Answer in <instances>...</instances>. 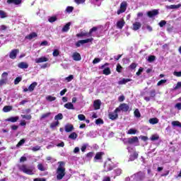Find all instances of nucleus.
<instances>
[{"instance_id":"obj_31","label":"nucleus","mask_w":181,"mask_h":181,"mask_svg":"<svg viewBox=\"0 0 181 181\" xmlns=\"http://www.w3.org/2000/svg\"><path fill=\"white\" fill-rule=\"evenodd\" d=\"M0 18H1V19H5V18H8V14H6V12L0 10Z\"/></svg>"},{"instance_id":"obj_35","label":"nucleus","mask_w":181,"mask_h":181,"mask_svg":"<svg viewBox=\"0 0 181 181\" xmlns=\"http://www.w3.org/2000/svg\"><path fill=\"white\" fill-rule=\"evenodd\" d=\"M47 101H49V103H52V101H56V97L52 96V95H47L46 97Z\"/></svg>"},{"instance_id":"obj_53","label":"nucleus","mask_w":181,"mask_h":181,"mask_svg":"<svg viewBox=\"0 0 181 181\" xmlns=\"http://www.w3.org/2000/svg\"><path fill=\"white\" fill-rule=\"evenodd\" d=\"M74 78V76L73 75H69V76H67L65 80L68 82L70 83V81H71V80H73Z\"/></svg>"},{"instance_id":"obj_26","label":"nucleus","mask_w":181,"mask_h":181,"mask_svg":"<svg viewBox=\"0 0 181 181\" xmlns=\"http://www.w3.org/2000/svg\"><path fill=\"white\" fill-rule=\"evenodd\" d=\"M129 81H132L131 78H123L122 80L118 81V84L122 86L123 84H127V83H129Z\"/></svg>"},{"instance_id":"obj_14","label":"nucleus","mask_w":181,"mask_h":181,"mask_svg":"<svg viewBox=\"0 0 181 181\" xmlns=\"http://www.w3.org/2000/svg\"><path fill=\"white\" fill-rule=\"evenodd\" d=\"M94 110H100L101 108V100H96L93 102Z\"/></svg>"},{"instance_id":"obj_54","label":"nucleus","mask_w":181,"mask_h":181,"mask_svg":"<svg viewBox=\"0 0 181 181\" xmlns=\"http://www.w3.org/2000/svg\"><path fill=\"white\" fill-rule=\"evenodd\" d=\"M59 54H60V52L59 51V49H54L52 53V55L54 56V57H57Z\"/></svg>"},{"instance_id":"obj_8","label":"nucleus","mask_w":181,"mask_h":181,"mask_svg":"<svg viewBox=\"0 0 181 181\" xmlns=\"http://www.w3.org/2000/svg\"><path fill=\"white\" fill-rule=\"evenodd\" d=\"M118 112H115V110L114 112H111L108 114V117L110 118V119H112V121L117 119H118Z\"/></svg>"},{"instance_id":"obj_25","label":"nucleus","mask_w":181,"mask_h":181,"mask_svg":"<svg viewBox=\"0 0 181 181\" xmlns=\"http://www.w3.org/2000/svg\"><path fill=\"white\" fill-rule=\"evenodd\" d=\"M13 107L11 105H6L3 107V112H9L10 111H12Z\"/></svg>"},{"instance_id":"obj_12","label":"nucleus","mask_w":181,"mask_h":181,"mask_svg":"<svg viewBox=\"0 0 181 181\" xmlns=\"http://www.w3.org/2000/svg\"><path fill=\"white\" fill-rule=\"evenodd\" d=\"M7 4L8 5H21L22 0H7Z\"/></svg>"},{"instance_id":"obj_57","label":"nucleus","mask_w":181,"mask_h":181,"mask_svg":"<svg viewBox=\"0 0 181 181\" xmlns=\"http://www.w3.org/2000/svg\"><path fill=\"white\" fill-rule=\"evenodd\" d=\"M158 25H159L160 28H163V26H165V25H166V21L163 20V21H160Z\"/></svg>"},{"instance_id":"obj_29","label":"nucleus","mask_w":181,"mask_h":181,"mask_svg":"<svg viewBox=\"0 0 181 181\" xmlns=\"http://www.w3.org/2000/svg\"><path fill=\"white\" fill-rule=\"evenodd\" d=\"M52 115V112H47L45 114H42L40 118V121L45 119V118H48V117H50Z\"/></svg>"},{"instance_id":"obj_63","label":"nucleus","mask_w":181,"mask_h":181,"mask_svg":"<svg viewBox=\"0 0 181 181\" xmlns=\"http://www.w3.org/2000/svg\"><path fill=\"white\" fill-rule=\"evenodd\" d=\"M173 74L176 76V77H181V71H174Z\"/></svg>"},{"instance_id":"obj_62","label":"nucleus","mask_w":181,"mask_h":181,"mask_svg":"<svg viewBox=\"0 0 181 181\" xmlns=\"http://www.w3.org/2000/svg\"><path fill=\"white\" fill-rule=\"evenodd\" d=\"M181 88V81L177 83V85L174 88V90H179V88Z\"/></svg>"},{"instance_id":"obj_61","label":"nucleus","mask_w":181,"mask_h":181,"mask_svg":"<svg viewBox=\"0 0 181 181\" xmlns=\"http://www.w3.org/2000/svg\"><path fill=\"white\" fill-rule=\"evenodd\" d=\"M125 100V96H124V95H120L119 98H118V101L119 103H122V101H124Z\"/></svg>"},{"instance_id":"obj_47","label":"nucleus","mask_w":181,"mask_h":181,"mask_svg":"<svg viewBox=\"0 0 181 181\" xmlns=\"http://www.w3.org/2000/svg\"><path fill=\"white\" fill-rule=\"evenodd\" d=\"M63 118V114L59 113L54 117L55 121H59V119H62Z\"/></svg>"},{"instance_id":"obj_2","label":"nucleus","mask_w":181,"mask_h":181,"mask_svg":"<svg viewBox=\"0 0 181 181\" xmlns=\"http://www.w3.org/2000/svg\"><path fill=\"white\" fill-rule=\"evenodd\" d=\"M19 170L23 173L26 175H33V170H35V167H28L25 164L22 165L19 167Z\"/></svg>"},{"instance_id":"obj_15","label":"nucleus","mask_w":181,"mask_h":181,"mask_svg":"<svg viewBox=\"0 0 181 181\" xmlns=\"http://www.w3.org/2000/svg\"><path fill=\"white\" fill-rule=\"evenodd\" d=\"M49 62V59L46 57H41L35 59V63H45Z\"/></svg>"},{"instance_id":"obj_37","label":"nucleus","mask_w":181,"mask_h":181,"mask_svg":"<svg viewBox=\"0 0 181 181\" xmlns=\"http://www.w3.org/2000/svg\"><path fill=\"white\" fill-rule=\"evenodd\" d=\"M136 134V129H129L127 132L128 135H135Z\"/></svg>"},{"instance_id":"obj_32","label":"nucleus","mask_w":181,"mask_h":181,"mask_svg":"<svg viewBox=\"0 0 181 181\" xmlns=\"http://www.w3.org/2000/svg\"><path fill=\"white\" fill-rule=\"evenodd\" d=\"M37 167L38 170H40V172H45V170H46L45 165H43L42 163H39Z\"/></svg>"},{"instance_id":"obj_46","label":"nucleus","mask_w":181,"mask_h":181,"mask_svg":"<svg viewBox=\"0 0 181 181\" xmlns=\"http://www.w3.org/2000/svg\"><path fill=\"white\" fill-rule=\"evenodd\" d=\"M97 30H98V27H93L88 32L89 33V36H91L93 32H97Z\"/></svg>"},{"instance_id":"obj_42","label":"nucleus","mask_w":181,"mask_h":181,"mask_svg":"<svg viewBox=\"0 0 181 181\" xmlns=\"http://www.w3.org/2000/svg\"><path fill=\"white\" fill-rule=\"evenodd\" d=\"M96 125H103L104 124V120L103 119L99 118L95 120Z\"/></svg>"},{"instance_id":"obj_5","label":"nucleus","mask_w":181,"mask_h":181,"mask_svg":"<svg viewBox=\"0 0 181 181\" xmlns=\"http://www.w3.org/2000/svg\"><path fill=\"white\" fill-rule=\"evenodd\" d=\"M127 6L128 4L127 3V1H122L120 4V8L117 11V15H121V13H124V12L127 11Z\"/></svg>"},{"instance_id":"obj_28","label":"nucleus","mask_w":181,"mask_h":181,"mask_svg":"<svg viewBox=\"0 0 181 181\" xmlns=\"http://www.w3.org/2000/svg\"><path fill=\"white\" fill-rule=\"evenodd\" d=\"M77 136H78V135L77 134V133H76V132H72V133L69 136V139H73L74 141H76V139H77Z\"/></svg>"},{"instance_id":"obj_27","label":"nucleus","mask_w":181,"mask_h":181,"mask_svg":"<svg viewBox=\"0 0 181 181\" xmlns=\"http://www.w3.org/2000/svg\"><path fill=\"white\" fill-rule=\"evenodd\" d=\"M88 36H90V34L88 33L81 32L80 33L76 34V37H84Z\"/></svg>"},{"instance_id":"obj_30","label":"nucleus","mask_w":181,"mask_h":181,"mask_svg":"<svg viewBox=\"0 0 181 181\" xmlns=\"http://www.w3.org/2000/svg\"><path fill=\"white\" fill-rule=\"evenodd\" d=\"M103 74H105V76H110V74H111V69H110V67L105 68L103 71Z\"/></svg>"},{"instance_id":"obj_7","label":"nucleus","mask_w":181,"mask_h":181,"mask_svg":"<svg viewBox=\"0 0 181 181\" xmlns=\"http://www.w3.org/2000/svg\"><path fill=\"white\" fill-rule=\"evenodd\" d=\"M157 15H159V10L158 9H154L147 12V16H148V18H153L154 16H157Z\"/></svg>"},{"instance_id":"obj_44","label":"nucleus","mask_w":181,"mask_h":181,"mask_svg":"<svg viewBox=\"0 0 181 181\" xmlns=\"http://www.w3.org/2000/svg\"><path fill=\"white\" fill-rule=\"evenodd\" d=\"M155 59H156L155 55H150L148 58V62H149V63H152V62H155Z\"/></svg>"},{"instance_id":"obj_22","label":"nucleus","mask_w":181,"mask_h":181,"mask_svg":"<svg viewBox=\"0 0 181 181\" xmlns=\"http://www.w3.org/2000/svg\"><path fill=\"white\" fill-rule=\"evenodd\" d=\"M148 122L152 125H155L159 122V119L156 117L151 118L149 119Z\"/></svg>"},{"instance_id":"obj_58","label":"nucleus","mask_w":181,"mask_h":181,"mask_svg":"<svg viewBox=\"0 0 181 181\" xmlns=\"http://www.w3.org/2000/svg\"><path fill=\"white\" fill-rule=\"evenodd\" d=\"M144 71V68L140 67L138 70V71L136 73V76H141L142 74V72Z\"/></svg>"},{"instance_id":"obj_23","label":"nucleus","mask_w":181,"mask_h":181,"mask_svg":"<svg viewBox=\"0 0 181 181\" xmlns=\"http://www.w3.org/2000/svg\"><path fill=\"white\" fill-rule=\"evenodd\" d=\"M71 25V23H67L62 28V32H69L70 30V26Z\"/></svg>"},{"instance_id":"obj_52","label":"nucleus","mask_w":181,"mask_h":181,"mask_svg":"<svg viewBox=\"0 0 181 181\" xmlns=\"http://www.w3.org/2000/svg\"><path fill=\"white\" fill-rule=\"evenodd\" d=\"M136 66H137V64H136V63L133 62V63H132V64L129 65V68L131 70H135V69H136Z\"/></svg>"},{"instance_id":"obj_36","label":"nucleus","mask_w":181,"mask_h":181,"mask_svg":"<svg viewBox=\"0 0 181 181\" xmlns=\"http://www.w3.org/2000/svg\"><path fill=\"white\" fill-rule=\"evenodd\" d=\"M59 124H60V122H59V121L52 122L50 124L49 128H52V129L56 128V127H58Z\"/></svg>"},{"instance_id":"obj_64","label":"nucleus","mask_w":181,"mask_h":181,"mask_svg":"<svg viewBox=\"0 0 181 181\" xmlns=\"http://www.w3.org/2000/svg\"><path fill=\"white\" fill-rule=\"evenodd\" d=\"M34 181H46V178H35Z\"/></svg>"},{"instance_id":"obj_39","label":"nucleus","mask_w":181,"mask_h":181,"mask_svg":"<svg viewBox=\"0 0 181 181\" xmlns=\"http://www.w3.org/2000/svg\"><path fill=\"white\" fill-rule=\"evenodd\" d=\"M134 114L136 118H141V112H139V110L136 109L134 112Z\"/></svg>"},{"instance_id":"obj_11","label":"nucleus","mask_w":181,"mask_h":181,"mask_svg":"<svg viewBox=\"0 0 181 181\" xmlns=\"http://www.w3.org/2000/svg\"><path fill=\"white\" fill-rule=\"evenodd\" d=\"M72 59L75 62H80V60H81V55L78 52H74Z\"/></svg>"},{"instance_id":"obj_33","label":"nucleus","mask_w":181,"mask_h":181,"mask_svg":"<svg viewBox=\"0 0 181 181\" xmlns=\"http://www.w3.org/2000/svg\"><path fill=\"white\" fill-rule=\"evenodd\" d=\"M105 172H110V170H112V167L108 164H105L104 166Z\"/></svg>"},{"instance_id":"obj_50","label":"nucleus","mask_w":181,"mask_h":181,"mask_svg":"<svg viewBox=\"0 0 181 181\" xmlns=\"http://www.w3.org/2000/svg\"><path fill=\"white\" fill-rule=\"evenodd\" d=\"M73 11H74V7H73V6H67L66 7V11L68 13H71V12H73Z\"/></svg>"},{"instance_id":"obj_49","label":"nucleus","mask_w":181,"mask_h":181,"mask_svg":"<svg viewBox=\"0 0 181 181\" xmlns=\"http://www.w3.org/2000/svg\"><path fill=\"white\" fill-rule=\"evenodd\" d=\"M7 81H8V78H1L0 80V87H1V86H4V84H6Z\"/></svg>"},{"instance_id":"obj_34","label":"nucleus","mask_w":181,"mask_h":181,"mask_svg":"<svg viewBox=\"0 0 181 181\" xmlns=\"http://www.w3.org/2000/svg\"><path fill=\"white\" fill-rule=\"evenodd\" d=\"M19 119L18 117H11L7 119L9 122H16Z\"/></svg>"},{"instance_id":"obj_38","label":"nucleus","mask_w":181,"mask_h":181,"mask_svg":"<svg viewBox=\"0 0 181 181\" xmlns=\"http://www.w3.org/2000/svg\"><path fill=\"white\" fill-rule=\"evenodd\" d=\"M156 97V90L153 89L150 91V98H155Z\"/></svg>"},{"instance_id":"obj_21","label":"nucleus","mask_w":181,"mask_h":181,"mask_svg":"<svg viewBox=\"0 0 181 181\" xmlns=\"http://www.w3.org/2000/svg\"><path fill=\"white\" fill-rule=\"evenodd\" d=\"M37 86V82H33L32 83L29 87H28V90L30 91V93H32L35 88H36V86Z\"/></svg>"},{"instance_id":"obj_41","label":"nucleus","mask_w":181,"mask_h":181,"mask_svg":"<svg viewBox=\"0 0 181 181\" xmlns=\"http://www.w3.org/2000/svg\"><path fill=\"white\" fill-rule=\"evenodd\" d=\"M180 6H181V4H178V5L173 4V5L169 6L168 8L169 9H177V8H180Z\"/></svg>"},{"instance_id":"obj_43","label":"nucleus","mask_w":181,"mask_h":181,"mask_svg":"<svg viewBox=\"0 0 181 181\" xmlns=\"http://www.w3.org/2000/svg\"><path fill=\"white\" fill-rule=\"evenodd\" d=\"M21 81H22V77L21 76L16 77V79L14 80V84L16 86L19 84Z\"/></svg>"},{"instance_id":"obj_6","label":"nucleus","mask_w":181,"mask_h":181,"mask_svg":"<svg viewBox=\"0 0 181 181\" xmlns=\"http://www.w3.org/2000/svg\"><path fill=\"white\" fill-rule=\"evenodd\" d=\"M90 42H93V38H88L86 40H81L76 42L75 46L76 47H80L81 45H84L86 43H90Z\"/></svg>"},{"instance_id":"obj_10","label":"nucleus","mask_w":181,"mask_h":181,"mask_svg":"<svg viewBox=\"0 0 181 181\" xmlns=\"http://www.w3.org/2000/svg\"><path fill=\"white\" fill-rule=\"evenodd\" d=\"M142 26V24L140 22L136 21L132 25V30H139Z\"/></svg>"},{"instance_id":"obj_40","label":"nucleus","mask_w":181,"mask_h":181,"mask_svg":"<svg viewBox=\"0 0 181 181\" xmlns=\"http://www.w3.org/2000/svg\"><path fill=\"white\" fill-rule=\"evenodd\" d=\"M21 118H23V119H28V120H30L32 119V115H21Z\"/></svg>"},{"instance_id":"obj_48","label":"nucleus","mask_w":181,"mask_h":181,"mask_svg":"<svg viewBox=\"0 0 181 181\" xmlns=\"http://www.w3.org/2000/svg\"><path fill=\"white\" fill-rule=\"evenodd\" d=\"M78 119L79 121H86V116L83 114H80L78 115Z\"/></svg>"},{"instance_id":"obj_17","label":"nucleus","mask_w":181,"mask_h":181,"mask_svg":"<svg viewBox=\"0 0 181 181\" xmlns=\"http://www.w3.org/2000/svg\"><path fill=\"white\" fill-rule=\"evenodd\" d=\"M35 37H37V33H31L30 35H26L25 39H27L28 40H32V39H35Z\"/></svg>"},{"instance_id":"obj_18","label":"nucleus","mask_w":181,"mask_h":181,"mask_svg":"<svg viewBox=\"0 0 181 181\" xmlns=\"http://www.w3.org/2000/svg\"><path fill=\"white\" fill-rule=\"evenodd\" d=\"M18 67L19 69H28L29 67V64L25 62H22L18 64Z\"/></svg>"},{"instance_id":"obj_45","label":"nucleus","mask_w":181,"mask_h":181,"mask_svg":"<svg viewBox=\"0 0 181 181\" xmlns=\"http://www.w3.org/2000/svg\"><path fill=\"white\" fill-rule=\"evenodd\" d=\"M56 21H57V17H56V16L49 17L48 19V21L50 23H53V22H56Z\"/></svg>"},{"instance_id":"obj_9","label":"nucleus","mask_w":181,"mask_h":181,"mask_svg":"<svg viewBox=\"0 0 181 181\" xmlns=\"http://www.w3.org/2000/svg\"><path fill=\"white\" fill-rule=\"evenodd\" d=\"M18 53H19L18 49H14L11 50V52L9 54L10 59L15 60V59H16V56H18Z\"/></svg>"},{"instance_id":"obj_56","label":"nucleus","mask_w":181,"mask_h":181,"mask_svg":"<svg viewBox=\"0 0 181 181\" xmlns=\"http://www.w3.org/2000/svg\"><path fill=\"white\" fill-rule=\"evenodd\" d=\"M158 139H159V136L155 134H153L151 137V141H158Z\"/></svg>"},{"instance_id":"obj_59","label":"nucleus","mask_w":181,"mask_h":181,"mask_svg":"<svg viewBox=\"0 0 181 181\" xmlns=\"http://www.w3.org/2000/svg\"><path fill=\"white\" fill-rule=\"evenodd\" d=\"M166 79H161L157 83V86H162V84H165L166 83Z\"/></svg>"},{"instance_id":"obj_4","label":"nucleus","mask_w":181,"mask_h":181,"mask_svg":"<svg viewBox=\"0 0 181 181\" xmlns=\"http://www.w3.org/2000/svg\"><path fill=\"white\" fill-rule=\"evenodd\" d=\"M133 176H134L135 181H143L145 180L146 177L145 173L142 171H139L134 173Z\"/></svg>"},{"instance_id":"obj_16","label":"nucleus","mask_w":181,"mask_h":181,"mask_svg":"<svg viewBox=\"0 0 181 181\" xmlns=\"http://www.w3.org/2000/svg\"><path fill=\"white\" fill-rule=\"evenodd\" d=\"M124 26H125V21H124V19L117 22V28L118 29H122Z\"/></svg>"},{"instance_id":"obj_1","label":"nucleus","mask_w":181,"mask_h":181,"mask_svg":"<svg viewBox=\"0 0 181 181\" xmlns=\"http://www.w3.org/2000/svg\"><path fill=\"white\" fill-rule=\"evenodd\" d=\"M59 166L57 169V180H62L66 176V168L64 166V162L59 161Z\"/></svg>"},{"instance_id":"obj_51","label":"nucleus","mask_w":181,"mask_h":181,"mask_svg":"<svg viewBox=\"0 0 181 181\" xmlns=\"http://www.w3.org/2000/svg\"><path fill=\"white\" fill-rule=\"evenodd\" d=\"M25 141L26 140H25V139L20 140L19 142L16 145L17 148H19V146H22V145H23V144H25Z\"/></svg>"},{"instance_id":"obj_60","label":"nucleus","mask_w":181,"mask_h":181,"mask_svg":"<svg viewBox=\"0 0 181 181\" xmlns=\"http://www.w3.org/2000/svg\"><path fill=\"white\" fill-rule=\"evenodd\" d=\"M101 59L100 58H95L93 61V64H97V63H100Z\"/></svg>"},{"instance_id":"obj_19","label":"nucleus","mask_w":181,"mask_h":181,"mask_svg":"<svg viewBox=\"0 0 181 181\" xmlns=\"http://www.w3.org/2000/svg\"><path fill=\"white\" fill-rule=\"evenodd\" d=\"M73 129H74V126H73V124H67L65 125L66 132H71Z\"/></svg>"},{"instance_id":"obj_20","label":"nucleus","mask_w":181,"mask_h":181,"mask_svg":"<svg viewBox=\"0 0 181 181\" xmlns=\"http://www.w3.org/2000/svg\"><path fill=\"white\" fill-rule=\"evenodd\" d=\"M104 155V152H98L94 157L95 160H101L103 159V156Z\"/></svg>"},{"instance_id":"obj_55","label":"nucleus","mask_w":181,"mask_h":181,"mask_svg":"<svg viewBox=\"0 0 181 181\" xmlns=\"http://www.w3.org/2000/svg\"><path fill=\"white\" fill-rule=\"evenodd\" d=\"M122 71V66H121V64H118L117 65L116 71H117V73H121Z\"/></svg>"},{"instance_id":"obj_24","label":"nucleus","mask_w":181,"mask_h":181,"mask_svg":"<svg viewBox=\"0 0 181 181\" xmlns=\"http://www.w3.org/2000/svg\"><path fill=\"white\" fill-rule=\"evenodd\" d=\"M64 107L66 108V110H74V105L71 103H66Z\"/></svg>"},{"instance_id":"obj_13","label":"nucleus","mask_w":181,"mask_h":181,"mask_svg":"<svg viewBox=\"0 0 181 181\" xmlns=\"http://www.w3.org/2000/svg\"><path fill=\"white\" fill-rule=\"evenodd\" d=\"M127 142L129 145H132V144L139 142V140L138 139V136H133L132 138H129Z\"/></svg>"},{"instance_id":"obj_3","label":"nucleus","mask_w":181,"mask_h":181,"mask_svg":"<svg viewBox=\"0 0 181 181\" xmlns=\"http://www.w3.org/2000/svg\"><path fill=\"white\" fill-rule=\"evenodd\" d=\"M129 110V105H128L127 103H122L118 107L115 109V112H121V111L123 112H128Z\"/></svg>"}]
</instances>
